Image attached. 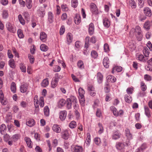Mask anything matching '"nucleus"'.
<instances>
[{
    "label": "nucleus",
    "instance_id": "obj_1",
    "mask_svg": "<svg viewBox=\"0 0 152 152\" xmlns=\"http://www.w3.org/2000/svg\"><path fill=\"white\" fill-rule=\"evenodd\" d=\"M47 93L46 90L44 89L42 92V95L43 96H41L40 97L39 100L38 96L37 95H35L34 97V104L35 107L36 108H38L39 105L41 107H42L44 105V101L43 96L46 95Z\"/></svg>",
    "mask_w": 152,
    "mask_h": 152
},
{
    "label": "nucleus",
    "instance_id": "obj_2",
    "mask_svg": "<svg viewBox=\"0 0 152 152\" xmlns=\"http://www.w3.org/2000/svg\"><path fill=\"white\" fill-rule=\"evenodd\" d=\"M141 31L140 27L139 26H137L135 28H132L130 31V34L131 36L134 35H136V34H138L141 32Z\"/></svg>",
    "mask_w": 152,
    "mask_h": 152
},
{
    "label": "nucleus",
    "instance_id": "obj_3",
    "mask_svg": "<svg viewBox=\"0 0 152 152\" xmlns=\"http://www.w3.org/2000/svg\"><path fill=\"white\" fill-rule=\"evenodd\" d=\"M71 150L72 152H83V148L78 145H72L71 146Z\"/></svg>",
    "mask_w": 152,
    "mask_h": 152
},
{
    "label": "nucleus",
    "instance_id": "obj_4",
    "mask_svg": "<svg viewBox=\"0 0 152 152\" xmlns=\"http://www.w3.org/2000/svg\"><path fill=\"white\" fill-rule=\"evenodd\" d=\"M7 30L10 32L15 33L16 31V27L10 22H7L6 24Z\"/></svg>",
    "mask_w": 152,
    "mask_h": 152
},
{
    "label": "nucleus",
    "instance_id": "obj_5",
    "mask_svg": "<svg viewBox=\"0 0 152 152\" xmlns=\"http://www.w3.org/2000/svg\"><path fill=\"white\" fill-rule=\"evenodd\" d=\"M136 58L137 60L143 62H146L148 59V58H146L141 54L137 53L136 55Z\"/></svg>",
    "mask_w": 152,
    "mask_h": 152
},
{
    "label": "nucleus",
    "instance_id": "obj_6",
    "mask_svg": "<svg viewBox=\"0 0 152 152\" xmlns=\"http://www.w3.org/2000/svg\"><path fill=\"white\" fill-rule=\"evenodd\" d=\"M0 102L2 105H6L7 103V102L4 98V95L2 90H0Z\"/></svg>",
    "mask_w": 152,
    "mask_h": 152
},
{
    "label": "nucleus",
    "instance_id": "obj_7",
    "mask_svg": "<svg viewBox=\"0 0 152 152\" xmlns=\"http://www.w3.org/2000/svg\"><path fill=\"white\" fill-rule=\"evenodd\" d=\"M90 8L92 13L96 15L98 13V10L96 4L94 3H91L90 5Z\"/></svg>",
    "mask_w": 152,
    "mask_h": 152
},
{
    "label": "nucleus",
    "instance_id": "obj_8",
    "mask_svg": "<svg viewBox=\"0 0 152 152\" xmlns=\"http://www.w3.org/2000/svg\"><path fill=\"white\" fill-rule=\"evenodd\" d=\"M151 27H152V20L151 22L148 20L145 21L143 26L144 29L148 31L151 29Z\"/></svg>",
    "mask_w": 152,
    "mask_h": 152
},
{
    "label": "nucleus",
    "instance_id": "obj_9",
    "mask_svg": "<svg viewBox=\"0 0 152 152\" xmlns=\"http://www.w3.org/2000/svg\"><path fill=\"white\" fill-rule=\"evenodd\" d=\"M88 89L90 95L92 96H94L96 94L94 88L93 86L88 85Z\"/></svg>",
    "mask_w": 152,
    "mask_h": 152
},
{
    "label": "nucleus",
    "instance_id": "obj_10",
    "mask_svg": "<svg viewBox=\"0 0 152 152\" xmlns=\"http://www.w3.org/2000/svg\"><path fill=\"white\" fill-rule=\"evenodd\" d=\"M67 112L65 110H62L60 111L59 113V117L61 121L64 120L66 116Z\"/></svg>",
    "mask_w": 152,
    "mask_h": 152
},
{
    "label": "nucleus",
    "instance_id": "obj_11",
    "mask_svg": "<svg viewBox=\"0 0 152 152\" xmlns=\"http://www.w3.org/2000/svg\"><path fill=\"white\" fill-rule=\"evenodd\" d=\"M125 146L124 143L117 142L116 144L115 147L117 150L121 151L124 148Z\"/></svg>",
    "mask_w": 152,
    "mask_h": 152
},
{
    "label": "nucleus",
    "instance_id": "obj_12",
    "mask_svg": "<svg viewBox=\"0 0 152 152\" xmlns=\"http://www.w3.org/2000/svg\"><path fill=\"white\" fill-rule=\"evenodd\" d=\"M35 121L33 119L31 118L26 120V125L28 126L31 127L35 125Z\"/></svg>",
    "mask_w": 152,
    "mask_h": 152
},
{
    "label": "nucleus",
    "instance_id": "obj_13",
    "mask_svg": "<svg viewBox=\"0 0 152 152\" xmlns=\"http://www.w3.org/2000/svg\"><path fill=\"white\" fill-rule=\"evenodd\" d=\"M122 69V68L121 66H113L111 71L113 74H114L117 72H121Z\"/></svg>",
    "mask_w": 152,
    "mask_h": 152
},
{
    "label": "nucleus",
    "instance_id": "obj_14",
    "mask_svg": "<svg viewBox=\"0 0 152 152\" xmlns=\"http://www.w3.org/2000/svg\"><path fill=\"white\" fill-rule=\"evenodd\" d=\"M103 64L105 68H108L109 66L110 62L108 57H106L104 58L103 60Z\"/></svg>",
    "mask_w": 152,
    "mask_h": 152
},
{
    "label": "nucleus",
    "instance_id": "obj_15",
    "mask_svg": "<svg viewBox=\"0 0 152 152\" xmlns=\"http://www.w3.org/2000/svg\"><path fill=\"white\" fill-rule=\"evenodd\" d=\"M47 35L44 32H40V39L43 42H45L47 40Z\"/></svg>",
    "mask_w": 152,
    "mask_h": 152
},
{
    "label": "nucleus",
    "instance_id": "obj_16",
    "mask_svg": "<svg viewBox=\"0 0 152 152\" xmlns=\"http://www.w3.org/2000/svg\"><path fill=\"white\" fill-rule=\"evenodd\" d=\"M7 128L5 125L4 124H2L0 126V133L2 135H4L6 134Z\"/></svg>",
    "mask_w": 152,
    "mask_h": 152
},
{
    "label": "nucleus",
    "instance_id": "obj_17",
    "mask_svg": "<svg viewBox=\"0 0 152 152\" xmlns=\"http://www.w3.org/2000/svg\"><path fill=\"white\" fill-rule=\"evenodd\" d=\"M94 24L91 23L88 27V32L90 35H92L94 32Z\"/></svg>",
    "mask_w": 152,
    "mask_h": 152
},
{
    "label": "nucleus",
    "instance_id": "obj_18",
    "mask_svg": "<svg viewBox=\"0 0 152 152\" xmlns=\"http://www.w3.org/2000/svg\"><path fill=\"white\" fill-rule=\"evenodd\" d=\"M74 20L75 24H79L81 21V18L80 14H76L74 18Z\"/></svg>",
    "mask_w": 152,
    "mask_h": 152
},
{
    "label": "nucleus",
    "instance_id": "obj_19",
    "mask_svg": "<svg viewBox=\"0 0 152 152\" xmlns=\"http://www.w3.org/2000/svg\"><path fill=\"white\" fill-rule=\"evenodd\" d=\"M61 134L62 137L63 139L67 140L69 137V130H66L63 132Z\"/></svg>",
    "mask_w": 152,
    "mask_h": 152
},
{
    "label": "nucleus",
    "instance_id": "obj_20",
    "mask_svg": "<svg viewBox=\"0 0 152 152\" xmlns=\"http://www.w3.org/2000/svg\"><path fill=\"white\" fill-rule=\"evenodd\" d=\"M145 113V115L148 118H150L151 116V112L149 108L145 106L144 107Z\"/></svg>",
    "mask_w": 152,
    "mask_h": 152
},
{
    "label": "nucleus",
    "instance_id": "obj_21",
    "mask_svg": "<svg viewBox=\"0 0 152 152\" xmlns=\"http://www.w3.org/2000/svg\"><path fill=\"white\" fill-rule=\"evenodd\" d=\"M144 12L145 15L148 17H150L152 15L151 11L148 7H146L144 8Z\"/></svg>",
    "mask_w": 152,
    "mask_h": 152
},
{
    "label": "nucleus",
    "instance_id": "obj_22",
    "mask_svg": "<svg viewBox=\"0 0 152 152\" xmlns=\"http://www.w3.org/2000/svg\"><path fill=\"white\" fill-rule=\"evenodd\" d=\"M53 131L56 133H60L61 131V129L59 125L54 124L53 126Z\"/></svg>",
    "mask_w": 152,
    "mask_h": 152
},
{
    "label": "nucleus",
    "instance_id": "obj_23",
    "mask_svg": "<svg viewBox=\"0 0 152 152\" xmlns=\"http://www.w3.org/2000/svg\"><path fill=\"white\" fill-rule=\"evenodd\" d=\"M28 85L26 84H23L20 86V91L22 93L26 92L28 89Z\"/></svg>",
    "mask_w": 152,
    "mask_h": 152
},
{
    "label": "nucleus",
    "instance_id": "obj_24",
    "mask_svg": "<svg viewBox=\"0 0 152 152\" xmlns=\"http://www.w3.org/2000/svg\"><path fill=\"white\" fill-rule=\"evenodd\" d=\"M37 13L39 16L43 17L45 15V10H43L42 8H40L37 11Z\"/></svg>",
    "mask_w": 152,
    "mask_h": 152
},
{
    "label": "nucleus",
    "instance_id": "obj_25",
    "mask_svg": "<svg viewBox=\"0 0 152 152\" xmlns=\"http://www.w3.org/2000/svg\"><path fill=\"white\" fill-rule=\"evenodd\" d=\"M66 39L68 44H69L72 41V35L71 33H68L66 35Z\"/></svg>",
    "mask_w": 152,
    "mask_h": 152
},
{
    "label": "nucleus",
    "instance_id": "obj_26",
    "mask_svg": "<svg viewBox=\"0 0 152 152\" xmlns=\"http://www.w3.org/2000/svg\"><path fill=\"white\" fill-rule=\"evenodd\" d=\"M24 140L26 142L28 146L30 148H32V142L29 137H26L24 138Z\"/></svg>",
    "mask_w": 152,
    "mask_h": 152
},
{
    "label": "nucleus",
    "instance_id": "obj_27",
    "mask_svg": "<svg viewBox=\"0 0 152 152\" xmlns=\"http://www.w3.org/2000/svg\"><path fill=\"white\" fill-rule=\"evenodd\" d=\"M103 24L104 26L108 28L110 25V22L107 18H105L103 20Z\"/></svg>",
    "mask_w": 152,
    "mask_h": 152
},
{
    "label": "nucleus",
    "instance_id": "obj_28",
    "mask_svg": "<svg viewBox=\"0 0 152 152\" xmlns=\"http://www.w3.org/2000/svg\"><path fill=\"white\" fill-rule=\"evenodd\" d=\"M107 79L108 81L112 83L115 82L116 81L115 77L110 75H109L107 77Z\"/></svg>",
    "mask_w": 152,
    "mask_h": 152
},
{
    "label": "nucleus",
    "instance_id": "obj_29",
    "mask_svg": "<svg viewBox=\"0 0 152 152\" xmlns=\"http://www.w3.org/2000/svg\"><path fill=\"white\" fill-rule=\"evenodd\" d=\"M143 52L145 57L146 58H148L150 54V52L148 49L146 47H144Z\"/></svg>",
    "mask_w": 152,
    "mask_h": 152
},
{
    "label": "nucleus",
    "instance_id": "obj_30",
    "mask_svg": "<svg viewBox=\"0 0 152 152\" xmlns=\"http://www.w3.org/2000/svg\"><path fill=\"white\" fill-rule=\"evenodd\" d=\"M44 115L47 117L49 116L50 115V110L48 106L45 107L44 108Z\"/></svg>",
    "mask_w": 152,
    "mask_h": 152
},
{
    "label": "nucleus",
    "instance_id": "obj_31",
    "mask_svg": "<svg viewBox=\"0 0 152 152\" xmlns=\"http://www.w3.org/2000/svg\"><path fill=\"white\" fill-rule=\"evenodd\" d=\"M124 99L125 101L129 103H131L132 100L131 96L129 94H126L124 96Z\"/></svg>",
    "mask_w": 152,
    "mask_h": 152
},
{
    "label": "nucleus",
    "instance_id": "obj_32",
    "mask_svg": "<svg viewBox=\"0 0 152 152\" xmlns=\"http://www.w3.org/2000/svg\"><path fill=\"white\" fill-rule=\"evenodd\" d=\"M48 20L50 23H51L53 21V15L52 13L50 12L48 13Z\"/></svg>",
    "mask_w": 152,
    "mask_h": 152
},
{
    "label": "nucleus",
    "instance_id": "obj_33",
    "mask_svg": "<svg viewBox=\"0 0 152 152\" xmlns=\"http://www.w3.org/2000/svg\"><path fill=\"white\" fill-rule=\"evenodd\" d=\"M20 136L21 135L20 134H16L12 136L11 139L14 142H15L20 139Z\"/></svg>",
    "mask_w": 152,
    "mask_h": 152
},
{
    "label": "nucleus",
    "instance_id": "obj_34",
    "mask_svg": "<svg viewBox=\"0 0 152 152\" xmlns=\"http://www.w3.org/2000/svg\"><path fill=\"white\" fill-rule=\"evenodd\" d=\"M66 101L64 99H60L58 103V106L59 108H61L62 107L64 106L65 103Z\"/></svg>",
    "mask_w": 152,
    "mask_h": 152
},
{
    "label": "nucleus",
    "instance_id": "obj_35",
    "mask_svg": "<svg viewBox=\"0 0 152 152\" xmlns=\"http://www.w3.org/2000/svg\"><path fill=\"white\" fill-rule=\"evenodd\" d=\"M110 109L113 113L114 115L116 116H117L119 115L118 113V111H117V109L114 106H112L110 107Z\"/></svg>",
    "mask_w": 152,
    "mask_h": 152
},
{
    "label": "nucleus",
    "instance_id": "obj_36",
    "mask_svg": "<svg viewBox=\"0 0 152 152\" xmlns=\"http://www.w3.org/2000/svg\"><path fill=\"white\" fill-rule=\"evenodd\" d=\"M87 137L85 141V144L86 146H88L90 143L91 142V135L89 133H87Z\"/></svg>",
    "mask_w": 152,
    "mask_h": 152
},
{
    "label": "nucleus",
    "instance_id": "obj_37",
    "mask_svg": "<svg viewBox=\"0 0 152 152\" xmlns=\"http://www.w3.org/2000/svg\"><path fill=\"white\" fill-rule=\"evenodd\" d=\"M121 136V134L118 132H115L112 135V138L114 140H117Z\"/></svg>",
    "mask_w": 152,
    "mask_h": 152
},
{
    "label": "nucleus",
    "instance_id": "obj_38",
    "mask_svg": "<svg viewBox=\"0 0 152 152\" xmlns=\"http://www.w3.org/2000/svg\"><path fill=\"white\" fill-rule=\"evenodd\" d=\"M10 88L11 91L13 93H15L16 88V85L14 82H13L11 83Z\"/></svg>",
    "mask_w": 152,
    "mask_h": 152
},
{
    "label": "nucleus",
    "instance_id": "obj_39",
    "mask_svg": "<svg viewBox=\"0 0 152 152\" xmlns=\"http://www.w3.org/2000/svg\"><path fill=\"white\" fill-rule=\"evenodd\" d=\"M71 6L74 8H76L78 5V0H72L71 1Z\"/></svg>",
    "mask_w": 152,
    "mask_h": 152
},
{
    "label": "nucleus",
    "instance_id": "obj_40",
    "mask_svg": "<svg viewBox=\"0 0 152 152\" xmlns=\"http://www.w3.org/2000/svg\"><path fill=\"white\" fill-rule=\"evenodd\" d=\"M63 77L62 75H61L58 74V73H56L55 74V77L53 78V79L55 80L56 81H57L58 82L59 80L60 79H62Z\"/></svg>",
    "mask_w": 152,
    "mask_h": 152
},
{
    "label": "nucleus",
    "instance_id": "obj_41",
    "mask_svg": "<svg viewBox=\"0 0 152 152\" xmlns=\"http://www.w3.org/2000/svg\"><path fill=\"white\" fill-rule=\"evenodd\" d=\"M26 6L28 9H31L32 7V0H26Z\"/></svg>",
    "mask_w": 152,
    "mask_h": 152
},
{
    "label": "nucleus",
    "instance_id": "obj_42",
    "mask_svg": "<svg viewBox=\"0 0 152 152\" xmlns=\"http://www.w3.org/2000/svg\"><path fill=\"white\" fill-rule=\"evenodd\" d=\"M49 84V82L48 79H44L41 83V86L43 87L47 86Z\"/></svg>",
    "mask_w": 152,
    "mask_h": 152
},
{
    "label": "nucleus",
    "instance_id": "obj_43",
    "mask_svg": "<svg viewBox=\"0 0 152 152\" xmlns=\"http://www.w3.org/2000/svg\"><path fill=\"white\" fill-rule=\"evenodd\" d=\"M97 78L98 82L99 83H101L102 81L103 78L102 75L100 72L98 73L97 74Z\"/></svg>",
    "mask_w": 152,
    "mask_h": 152
},
{
    "label": "nucleus",
    "instance_id": "obj_44",
    "mask_svg": "<svg viewBox=\"0 0 152 152\" xmlns=\"http://www.w3.org/2000/svg\"><path fill=\"white\" fill-rule=\"evenodd\" d=\"M40 49L42 51L45 52L48 50V48L45 44H42L40 46Z\"/></svg>",
    "mask_w": 152,
    "mask_h": 152
},
{
    "label": "nucleus",
    "instance_id": "obj_45",
    "mask_svg": "<svg viewBox=\"0 0 152 152\" xmlns=\"http://www.w3.org/2000/svg\"><path fill=\"white\" fill-rule=\"evenodd\" d=\"M125 133L126 136L129 139H131L132 138V134L130 133L129 130L128 129H126L125 130Z\"/></svg>",
    "mask_w": 152,
    "mask_h": 152
},
{
    "label": "nucleus",
    "instance_id": "obj_46",
    "mask_svg": "<svg viewBox=\"0 0 152 152\" xmlns=\"http://www.w3.org/2000/svg\"><path fill=\"white\" fill-rule=\"evenodd\" d=\"M61 9L64 12H67L69 10L67 5L66 4H62L61 6Z\"/></svg>",
    "mask_w": 152,
    "mask_h": 152
},
{
    "label": "nucleus",
    "instance_id": "obj_47",
    "mask_svg": "<svg viewBox=\"0 0 152 152\" xmlns=\"http://www.w3.org/2000/svg\"><path fill=\"white\" fill-rule=\"evenodd\" d=\"M9 64L10 66L12 68H15V61L13 59H11L9 60Z\"/></svg>",
    "mask_w": 152,
    "mask_h": 152
},
{
    "label": "nucleus",
    "instance_id": "obj_48",
    "mask_svg": "<svg viewBox=\"0 0 152 152\" xmlns=\"http://www.w3.org/2000/svg\"><path fill=\"white\" fill-rule=\"evenodd\" d=\"M77 125L76 122L73 121L69 123V126L71 129H74L76 127Z\"/></svg>",
    "mask_w": 152,
    "mask_h": 152
},
{
    "label": "nucleus",
    "instance_id": "obj_49",
    "mask_svg": "<svg viewBox=\"0 0 152 152\" xmlns=\"http://www.w3.org/2000/svg\"><path fill=\"white\" fill-rule=\"evenodd\" d=\"M91 55L92 58L95 59L98 56V54L97 52L95 50H92L91 51Z\"/></svg>",
    "mask_w": 152,
    "mask_h": 152
},
{
    "label": "nucleus",
    "instance_id": "obj_50",
    "mask_svg": "<svg viewBox=\"0 0 152 152\" xmlns=\"http://www.w3.org/2000/svg\"><path fill=\"white\" fill-rule=\"evenodd\" d=\"M72 103L69 98H67L66 99V107L68 109H70L72 107Z\"/></svg>",
    "mask_w": 152,
    "mask_h": 152
},
{
    "label": "nucleus",
    "instance_id": "obj_51",
    "mask_svg": "<svg viewBox=\"0 0 152 152\" xmlns=\"http://www.w3.org/2000/svg\"><path fill=\"white\" fill-rule=\"evenodd\" d=\"M140 88L142 91H145L147 89V86L145 83L143 81L140 83Z\"/></svg>",
    "mask_w": 152,
    "mask_h": 152
},
{
    "label": "nucleus",
    "instance_id": "obj_52",
    "mask_svg": "<svg viewBox=\"0 0 152 152\" xmlns=\"http://www.w3.org/2000/svg\"><path fill=\"white\" fill-rule=\"evenodd\" d=\"M17 34L18 37L20 38H23L24 36L21 30L19 29L18 30Z\"/></svg>",
    "mask_w": 152,
    "mask_h": 152
},
{
    "label": "nucleus",
    "instance_id": "obj_53",
    "mask_svg": "<svg viewBox=\"0 0 152 152\" xmlns=\"http://www.w3.org/2000/svg\"><path fill=\"white\" fill-rule=\"evenodd\" d=\"M20 70L22 72H25L26 71V68L24 64L21 63L20 64Z\"/></svg>",
    "mask_w": 152,
    "mask_h": 152
},
{
    "label": "nucleus",
    "instance_id": "obj_54",
    "mask_svg": "<svg viewBox=\"0 0 152 152\" xmlns=\"http://www.w3.org/2000/svg\"><path fill=\"white\" fill-rule=\"evenodd\" d=\"M18 20L20 23L22 25H23L25 23V22L21 14H19L18 16Z\"/></svg>",
    "mask_w": 152,
    "mask_h": 152
},
{
    "label": "nucleus",
    "instance_id": "obj_55",
    "mask_svg": "<svg viewBox=\"0 0 152 152\" xmlns=\"http://www.w3.org/2000/svg\"><path fill=\"white\" fill-rule=\"evenodd\" d=\"M78 67L80 68H83L84 67L83 62L81 60H80L78 61L77 64Z\"/></svg>",
    "mask_w": 152,
    "mask_h": 152
},
{
    "label": "nucleus",
    "instance_id": "obj_56",
    "mask_svg": "<svg viewBox=\"0 0 152 152\" xmlns=\"http://www.w3.org/2000/svg\"><path fill=\"white\" fill-rule=\"evenodd\" d=\"M134 90V88L132 87H130L128 88L126 90V92L127 93V94H132L133 93V91Z\"/></svg>",
    "mask_w": 152,
    "mask_h": 152
},
{
    "label": "nucleus",
    "instance_id": "obj_57",
    "mask_svg": "<svg viewBox=\"0 0 152 152\" xmlns=\"http://www.w3.org/2000/svg\"><path fill=\"white\" fill-rule=\"evenodd\" d=\"M129 48L131 49L132 50H134L136 48V45L132 41L130 42L129 43Z\"/></svg>",
    "mask_w": 152,
    "mask_h": 152
},
{
    "label": "nucleus",
    "instance_id": "obj_58",
    "mask_svg": "<svg viewBox=\"0 0 152 152\" xmlns=\"http://www.w3.org/2000/svg\"><path fill=\"white\" fill-rule=\"evenodd\" d=\"M129 4L132 8H134L136 7V3L134 0H130L129 1Z\"/></svg>",
    "mask_w": 152,
    "mask_h": 152
},
{
    "label": "nucleus",
    "instance_id": "obj_59",
    "mask_svg": "<svg viewBox=\"0 0 152 152\" xmlns=\"http://www.w3.org/2000/svg\"><path fill=\"white\" fill-rule=\"evenodd\" d=\"M98 126L99 128V130L98 131V132L99 134H101L103 132V128L102 124L100 123H99L98 124Z\"/></svg>",
    "mask_w": 152,
    "mask_h": 152
},
{
    "label": "nucleus",
    "instance_id": "obj_60",
    "mask_svg": "<svg viewBox=\"0 0 152 152\" xmlns=\"http://www.w3.org/2000/svg\"><path fill=\"white\" fill-rule=\"evenodd\" d=\"M58 82L57 81H56L55 80L53 79L51 83V87L53 88L56 87L57 85Z\"/></svg>",
    "mask_w": 152,
    "mask_h": 152
},
{
    "label": "nucleus",
    "instance_id": "obj_61",
    "mask_svg": "<svg viewBox=\"0 0 152 152\" xmlns=\"http://www.w3.org/2000/svg\"><path fill=\"white\" fill-rule=\"evenodd\" d=\"M28 58L30 60V62L31 64L34 63V58L33 56L29 54L28 55Z\"/></svg>",
    "mask_w": 152,
    "mask_h": 152
},
{
    "label": "nucleus",
    "instance_id": "obj_62",
    "mask_svg": "<svg viewBox=\"0 0 152 152\" xmlns=\"http://www.w3.org/2000/svg\"><path fill=\"white\" fill-rule=\"evenodd\" d=\"M135 36L138 41H140L142 40V35L141 32L138 34H136Z\"/></svg>",
    "mask_w": 152,
    "mask_h": 152
},
{
    "label": "nucleus",
    "instance_id": "obj_63",
    "mask_svg": "<svg viewBox=\"0 0 152 152\" xmlns=\"http://www.w3.org/2000/svg\"><path fill=\"white\" fill-rule=\"evenodd\" d=\"M78 93L79 96H84V94H85V91L82 88H80L78 90Z\"/></svg>",
    "mask_w": 152,
    "mask_h": 152
},
{
    "label": "nucleus",
    "instance_id": "obj_64",
    "mask_svg": "<svg viewBox=\"0 0 152 152\" xmlns=\"http://www.w3.org/2000/svg\"><path fill=\"white\" fill-rule=\"evenodd\" d=\"M8 11L7 10H4L2 12L3 17L4 18H7L8 16Z\"/></svg>",
    "mask_w": 152,
    "mask_h": 152
}]
</instances>
